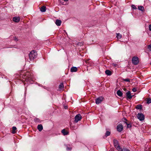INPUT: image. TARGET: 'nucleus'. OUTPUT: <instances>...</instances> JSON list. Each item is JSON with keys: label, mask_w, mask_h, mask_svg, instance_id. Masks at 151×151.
<instances>
[{"label": "nucleus", "mask_w": 151, "mask_h": 151, "mask_svg": "<svg viewBox=\"0 0 151 151\" xmlns=\"http://www.w3.org/2000/svg\"><path fill=\"white\" fill-rule=\"evenodd\" d=\"M116 37L118 39H120L122 37V35L120 33H117V34Z\"/></svg>", "instance_id": "nucleus-23"}, {"label": "nucleus", "mask_w": 151, "mask_h": 151, "mask_svg": "<svg viewBox=\"0 0 151 151\" xmlns=\"http://www.w3.org/2000/svg\"><path fill=\"white\" fill-rule=\"evenodd\" d=\"M150 64H151V63H150Z\"/></svg>", "instance_id": "nucleus-36"}, {"label": "nucleus", "mask_w": 151, "mask_h": 151, "mask_svg": "<svg viewBox=\"0 0 151 151\" xmlns=\"http://www.w3.org/2000/svg\"><path fill=\"white\" fill-rule=\"evenodd\" d=\"M116 93L117 95L120 97H121L122 96L123 93L122 92L119 90L117 91Z\"/></svg>", "instance_id": "nucleus-14"}, {"label": "nucleus", "mask_w": 151, "mask_h": 151, "mask_svg": "<svg viewBox=\"0 0 151 151\" xmlns=\"http://www.w3.org/2000/svg\"><path fill=\"white\" fill-rule=\"evenodd\" d=\"M62 133L64 135H65L68 134V133L65 129L62 130L61 131Z\"/></svg>", "instance_id": "nucleus-13"}, {"label": "nucleus", "mask_w": 151, "mask_h": 151, "mask_svg": "<svg viewBox=\"0 0 151 151\" xmlns=\"http://www.w3.org/2000/svg\"><path fill=\"white\" fill-rule=\"evenodd\" d=\"M131 7L133 9H137V8L134 5H132L131 6Z\"/></svg>", "instance_id": "nucleus-29"}, {"label": "nucleus", "mask_w": 151, "mask_h": 151, "mask_svg": "<svg viewBox=\"0 0 151 151\" xmlns=\"http://www.w3.org/2000/svg\"><path fill=\"white\" fill-rule=\"evenodd\" d=\"M64 1H68V0H63Z\"/></svg>", "instance_id": "nucleus-35"}, {"label": "nucleus", "mask_w": 151, "mask_h": 151, "mask_svg": "<svg viewBox=\"0 0 151 151\" xmlns=\"http://www.w3.org/2000/svg\"><path fill=\"white\" fill-rule=\"evenodd\" d=\"M75 122L77 123L78 121L81 120L82 119V116L80 114H78L75 116Z\"/></svg>", "instance_id": "nucleus-5"}, {"label": "nucleus", "mask_w": 151, "mask_h": 151, "mask_svg": "<svg viewBox=\"0 0 151 151\" xmlns=\"http://www.w3.org/2000/svg\"><path fill=\"white\" fill-rule=\"evenodd\" d=\"M60 90H61L63 89L64 87V85L63 83H60L59 86Z\"/></svg>", "instance_id": "nucleus-19"}, {"label": "nucleus", "mask_w": 151, "mask_h": 151, "mask_svg": "<svg viewBox=\"0 0 151 151\" xmlns=\"http://www.w3.org/2000/svg\"><path fill=\"white\" fill-rule=\"evenodd\" d=\"M12 20L15 22H18L20 21V18L19 17H14L13 18Z\"/></svg>", "instance_id": "nucleus-8"}, {"label": "nucleus", "mask_w": 151, "mask_h": 151, "mask_svg": "<svg viewBox=\"0 0 151 151\" xmlns=\"http://www.w3.org/2000/svg\"><path fill=\"white\" fill-rule=\"evenodd\" d=\"M65 109H67V106H65Z\"/></svg>", "instance_id": "nucleus-34"}, {"label": "nucleus", "mask_w": 151, "mask_h": 151, "mask_svg": "<svg viewBox=\"0 0 151 151\" xmlns=\"http://www.w3.org/2000/svg\"><path fill=\"white\" fill-rule=\"evenodd\" d=\"M138 9L139 10H140L142 12L144 11V7L142 6H138Z\"/></svg>", "instance_id": "nucleus-17"}, {"label": "nucleus", "mask_w": 151, "mask_h": 151, "mask_svg": "<svg viewBox=\"0 0 151 151\" xmlns=\"http://www.w3.org/2000/svg\"><path fill=\"white\" fill-rule=\"evenodd\" d=\"M151 103V98H149L147 99V103L149 104Z\"/></svg>", "instance_id": "nucleus-22"}, {"label": "nucleus", "mask_w": 151, "mask_h": 151, "mask_svg": "<svg viewBox=\"0 0 151 151\" xmlns=\"http://www.w3.org/2000/svg\"><path fill=\"white\" fill-rule=\"evenodd\" d=\"M148 49L151 51V44L149 45L148 46Z\"/></svg>", "instance_id": "nucleus-27"}, {"label": "nucleus", "mask_w": 151, "mask_h": 151, "mask_svg": "<svg viewBox=\"0 0 151 151\" xmlns=\"http://www.w3.org/2000/svg\"><path fill=\"white\" fill-rule=\"evenodd\" d=\"M126 96L127 98L129 99H131L132 96H131V92L129 91L126 93Z\"/></svg>", "instance_id": "nucleus-9"}, {"label": "nucleus", "mask_w": 151, "mask_h": 151, "mask_svg": "<svg viewBox=\"0 0 151 151\" xmlns=\"http://www.w3.org/2000/svg\"><path fill=\"white\" fill-rule=\"evenodd\" d=\"M125 123L127 124V128H130L131 127L132 125L131 124H128L126 122H125Z\"/></svg>", "instance_id": "nucleus-25"}, {"label": "nucleus", "mask_w": 151, "mask_h": 151, "mask_svg": "<svg viewBox=\"0 0 151 151\" xmlns=\"http://www.w3.org/2000/svg\"><path fill=\"white\" fill-rule=\"evenodd\" d=\"M67 150H71V148H69L68 147H67Z\"/></svg>", "instance_id": "nucleus-32"}, {"label": "nucleus", "mask_w": 151, "mask_h": 151, "mask_svg": "<svg viewBox=\"0 0 151 151\" xmlns=\"http://www.w3.org/2000/svg\"><path fill=\"white\" fill-rule=\"evenodd\" d=\"M103 100V98L102 97H100L97 98L96 99V103L98 104L101 103Z\"/></svg>", "instance_id": "nucleus-6"}, {"label": "nucleus", "mask_w": 151, "mask_h": 151, "mask_svg": "<svg viewBox=\"0 0 151 151\" xmlns=\"http://www.w3.org/2000/svg\"><path fill=\"white\" fill-rule=\"evenodd\" d=\"M113 142L114 146L119 151L120 150L121 148L120 147L119 143L118 141L116 139H114Z\"/></svg>", "instance_id": "nucleus-2"}, {"label": "nucleus", "mask_w": 151, "mask_h": 151, "mask_svg": "<svg viewBox=\"0 0 151 151\" xmlns=\"http://www.w3.org/2000/svg\"><path fill=\"white\" fill-rule=\"evenodd\" d=\"M132 62L134 65H137L139 63L138 58L137 57H133L132 59Z\"/></svg>", "instance_id": "nucleus-3"}, {"label": "nucleus", "mask_w": 151, "mask_h": 151, "mask_svg": "<svg viewBox=\"0 0 151 151\" xmlns=\"http://www.w3.org/2000/svg\"><path fill=\"white\" fill-rule=\"evenodd\" d=\"M40 10L42 12H45L46 11V7L45 6H42L40 9Z\"/></svg>", "instance_id": "nucleus-15"}, {"label": "nucleus", "mask_w": 151, "mask_h": 151, "mask_svg": "<svg viewBox=\"0 0 151 151\" xmlns=\"http://www.w3.org/2000/svg\"><path fill=\"white\" fill-rule=\"evenodd\" d=\"M149 28L150 30L151 31V24H150L149 26Z\"/></svg>", "instance_id": "nucleus-31"}, {"label": "nucleus", "mask_w": 151, "mask_h": 151, "mask_svg": "<svg viewBox=\"0 0 151 151\" xmlns=\"http://www.w3.org/2000/svg\"><path fill=\"white\" fill-rule=\"evenodd\" d=\"M34 121L36 122H40V119L38 118L35 119Z\"/></svg>", "instance_id": "nucleus-26"}, {"label": "nucleus", "mask_w": 151, "mask_h": 151, "mask_svg": "<svg viewBox=\"0 0 151 151\" xmlns=\"http://www.w3.org/2000/svg\"><path fill=\"white\" fill-rule=\"evenodd\" d=\"M119 151H130V150L129 149L124 148L123 149L121 148L120 150H119Z\"/></svg>", "instance_id": "nucleus-21"}, {"label": "nucleus", "mask_w": 151, "mask_h": 151, "mask_svg": "<svg viewBox=\"0 0 151 151\" xmlns=\"http://www.w3.org/2000/svg\"><path fill=\"white\" fill-rule=\"evenodd\" d=\"M110 132L109 131H107L105 134V137H106L108 136H109L110 134Z\"/></svg>", "instance_id": "nucleus-20"}, {"label": "nucleus", "mask_w": 151, "mask_h": 151, "mask_svg": "<svg viewBox=\"0 0 151 151\" xmlns=\"http://www.w3.org/2000/svg\"><path fill=\"white\" fill-rule=\"evenodd\" d=\"M37 129L39 131L41 132L43 129V127L42 124L38 125L37 127Z\"/></svg>", "instance_id": "nucleus-12"}, {"label": "nucleus", "mask_w": 151, "mask_h": 151, "mask_svg": "<svg viewBox=\"0 0 151 151\" xmlns=\"http://www.w3.org/2000/svg\"><path fill=\"white\" fill-rule=\"evenodd\" d=\"M77 70V68L76 67H72L70 69V71L71 72H76Z\"/></svg>", "instance_id": "nucleus-11"}, {"label": "nucleus", "mask_w": 151, "mask_h": 151, "mask_svg": "<svg viewBox=\"0 0 151 151\" xmlns=\"http://www.w3.org/2000/svg\"><path fill=\"white\" fill-rule=\"evenodd\" d=\"M123 81L126 82H130V80L128 78H126L125 79H123Z\"/></svg>", "instance_id": "nucleus-28"}, {"label": "nucleus", "mask_w": 151, "mask_h": 151, "mask_svg": "<svg viewBox=\"0 0 151 151\" xmlns=\"http://www.w3.org/2000/svg\"><path fill=\"white\" fill-rule=\"evenodd\" d=\"M105 73L109 76L111 75V71L109 70H106L105 71Z\"/></svg>", "instance_id": "nucleus-18"}, {"label": "nucleus", "mask_w": 151, "mask_h": 151, "mask_svg": "<svg viewBox=\"0 0 151 151\" xmlns=\"http://www.w3.org/2000/svg\"><path fill=\"white\" fill-rule=\"evenodd\" d=\"M37 55V52L34 50L32 51L29 54V58L30 60H33L36 58Z\"/></svg>", "instance_id": "nucleus-1"}, {"label": "nucleus", "mask_w": 151, "mask_h": 151, "mask_svg": "<svg viewBox=\"0 0 151 151\" xmlns=\"http://www.w3.org/2000/svg\"><path fill=\"white\" fill-rule=\"evenodd\" d=\"M116 129L117 131L120 132L123 130V127L122 124H119L117 126Z\"/></svg>", "instance_id": "nucleus-7"}, {"label": "nucleus", "mask_w": 151, "mask_h": 151, "mask_svg": "<svg viewBox=\"0 0 151 151\" xmlns=\"http://www.w3.org/2000/svg\"><path fill=\"white\" fill-rule=\"evenodd\" d=\"M17 128L15 127H12L13 131L12 132V133L13 134H14L16 133L15 131L16 130Z\"/></svg>", "instance_id": "nucleus-24"}, {"label": "nucleus", "mask_w": 151, "mask_h": 151, "mask_svg": "<svg viewBox=\"0 0 151 151\" xmlns=\"http://www.w3.org/2000/svg\"><path fill=\"white\" fill-rule=\"evenodd\" d=\"M137 116V118L141 121L144 120L145 119V116L142 113H138Z\"/></svg>", "instance_id": "nucleus-4"}, {"label": "nucleus", "mask_w": 151, "mask_h": 151, "mask_svg": "<svg viewBox=\"0 0 151 151\" xmlns=\"http://www.w3.org/2000/svg\"><path fill=\"white\" fill-rule=\"evenodd\" d=\"M132 91H133L134 92H135L137 91V89L136 88H134L132 89Z\"/></svg>", "instance_id": "nucleus-30"}, {"label": "nucleus", "mask_w": 151, "mask_h": 151, "mask_svg": "<svg viewBox=\"0 0 151 151\" xmlns=\"http://www.w3.org/2000/svg\"><path fill=\"white\" fill-rule=\"evenodd\" d=\"M14 40L15 41H18V39L17 38V37H15L14 39Z\"/></svg>", "instance_id": "nucleus-33"}, {"label": "nucleus", "mask_w": 151, "mask_h": 151, "mask_svg": "<svg viewBox=\"0 0 151 151\" xmlns=\"http://www.w3.org/2000/svg\"><path fill=\"white\" fill-rule=\"evenodd\" d=\"M135 108L137 109H141L142 108V106L141 104H138L136 106Z\"/></svg>", "instance_id": "nucleus-16"}, {"label": "nucleus", "mask_w": 151, "mask_h": 151, "mask_svg": "<svg viewBox=\"0 0 151 151\" xmlns=\"http://www.w3.org/2000/svg\"><path fill=\"white\" fill-rule=\"evenodd\" d=\"M56 24L58 26H60L61 23V21L60 20H59V19H56L55 22Z\"/></svg>", "instance_id": "nucleus-10"}]
</instances>
